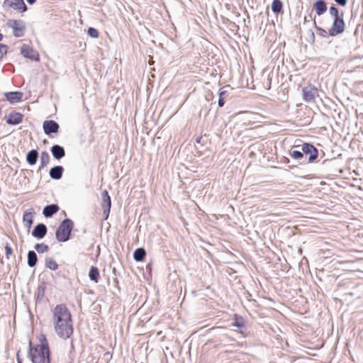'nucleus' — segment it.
Here are the masks:
<instances>
[{"label": "nucleus", "mask_w": 363, "mask_h": 363, "mask_svg": "<svg viewBox=\"0 0 363 363\" xmlns=\"http://www.w3.org/2000/svg\"><path fill=\"white\" fill-rule=\"evenodd\" d=\"M33 210L30 209L24 213L23 216V222L28 228H30L33 224Z\"/></svg>", "instance_id": "f3484780"}, {"label": "nucleus", "mask_w": 363, "mask_h": 363, "mask_svg": "<svg viewBox=\"0 0 363 363\" xmlns=\"http://www.w3.org/2000/svg\"><path fill=\"white\" fill-rule=\"evenodd\" d=\"M301 150L303 152V155H309L308 158L305 160L308 162H312L318 157V150L311 144L304 143L302 145Z\"/></svg>", "instance_id": "0eeeda50"}, {"label": "nucleus", "mask_w": 363, "mask_h": 363, "mask_svg": "<svg viewBox=\"0 0 363 363\" xmlns=\"http://www.w3.org/2000/svg\"><path fill=\"white\" fill-rule=\"evenodd\" d=\"M289 155L291 157L296 160H300L303 158V152L296 150H291L289 152Z\"/></svg>", "instance_id": "c85d7f7f"}, {"label": "nucleus", "mask_w": 363, "mask_h": 363, "mask_svg": "<svg viewBox=\"0 0 363 363\" xmlns=\"http://www.w3.org/2000/svg\"><path fill=\"white\" fill-rule=\"evenodd\" d=\"M282 3L280 0H273L272 3V11L275 13H279L282 9Z\"/></svg>", "instance_id": "bb28decb"}, {"label": "nucleus", "mask_w": 363, "mask_h": 363, "mask_svg": "<svg viewBox=\"0 0 363 363\" xmlns=\"http://www.w3.org/2000/svg\"><path fill=\"white\" fill-rule=\"evenodd\" d=\"M12 9L18 11L19 12L23 13L27 11V6L26 5L23 0H14Z\"/></svg>", "instance_id": "6ab92c4d"}, {"label": "nucleus", "mask_w": 363, "mask_h": 363, "mask_svg": "<svg viewBox=\"0 0 363 363\" xmlns=\"http://www.w3.org/2000/svg\"><path fill=\"white\" fill-rule=\"evenodd\" d=\"M73 227L74 223L71 219H65L56 230L55 235L57 241L64 242L69 240Z\"/></svg>", "instance_id": "7ed1b4c3"}, {"label": "nucleus", "mask_w": 363, "mask_h": 363, "mask_svg": "<svg viewBox=\"0 0 363 363\" xmlns=\"http://www.w3.org/2000/svg\"><path fill=\"white\" fill-rule=\"evenodd\" d=\"M47 233V227L43 223L38 224L32 232V235L38 239H41L45 237Z\"/></svg>", "instance_id": "9b49d317"}, {"label": "nucleus", "mask_w": 363, "mask_h": 363, "mask_svg": "<svg viewBox=\"0 0 363 363\" xmlns=\"http://www.w3.org/2000/svg\"><path fill=\"white\" fill-rule=\"evenodd\" d=\"M228 91L224 89V88H221L219 90L218 95H219V99H218V106L219 107H223L225 104L224 99L225 95L227 94Z\"/></svg>", "instance_id": "cd10ccee"}, {"label": "nucleus", "mask_w": 363, "mask_h": 363, "mask_svg": "<svg viewBox=\"0 0 363 363\" xmlns=\"http://www.w3.org/2000/svg\"><path fill=\"white\" fill-rule=\"evenodd\" d=\"M40 164L39 166V170L43 169L45 167H46L50 160V155L48 152L43 151L40 154Z\"/></svg>", "instance_id": "412c9836"}, {"label": "nucleus", "mask_w": 363, "mask_h": 363, "mask_svg": "<svg viewBox=\"0 0 363 363\" xmlns=\"http://www.w3.org/2000/svg\"><path fill=\"white\" fill-rule=\"evenodd\" d=\"M5 251L6 257L9 259V256L12 254V249L8 244L5 246Z\"/></svg>", "instance_id": "c9c22d12"}, {"label": "nucleus", "mask_w": 363, "mask_h": 363, "mask_svg": "<svg viewBox=\"0 0 363 363\" xmlns=\"http://www.w3.org/2000/svg\"><path fill=\"white\" fill-rule=\"evenodd\" d=\"M43 126L46 135L57 133L60 128L58 123L52 120L45 121Z\"/></svg>", "instance_id": "1a4fd4ad"}, {"label": "nucleus", "mask_w": 363, "mask_h": 363, "mask_svg": "<svg viewBox=\"0 0 363 363\" xmlns=\"http://www.w3.org/2000/svg\"><path fill=\"white\" fill-rule=\"evenodd\" d=\"M29 4H33L36 0H26Z\"/></svg>", "instance_id": "ea45409f"}, {"label": "nucleus", "mask_w": 363, "mask_h": 363, "mask_svg": "<svg viewBox=\"0 0 363 363\" xmlns=\"http://www.w3.org/2000/svg\"><path fill=\"white\" fill-rule=\"evenodd\" d=\"M303 99L306 102H315V99L318 96V90L313 86H308L302 89Z\"/></svg>", "instance_id": "423d86ee"}, {"label": "nucleus", "mask_w": 363, "mask_h": 363, "mask_svg": "<svg viewBox=\"0 0 363 363\" xmlns=\"http://www.w3.org/2000/svg\"><path fill=\"white\" fill-rule=\"evenodd\" d=\"M59 211V206L57 204H50L46 206L43 211L45 217H52L55 213Z\"/></svg>", "instance_id": "dca6fc26"}, {"label": "nucleus", "mask_w": 363, "mask_h": 363, "mask_svg": "<svg viewBox=\"0 0 363 363\" xmlns=\"http://www.w3.org/2000/svg\"><path fill=\"white\" fill-rule=\"evenodd\" d=\"M52 323L57 336L67 340L73 333L72 315L64 304L57 305L52 310Z\"/></svg>", "instance_id": "f257e3e1"}, {"label": "nucleus", "mask_w": 363, "mask_h": 363, "mask_svg": "<svg viewBox=\"0 0 363 363\" xmlns=\"http://www.w3.org/2000/svg\"><path fill=\"white\" fill-rule=\"evenodd\" d=\"M200 140H201V138H197L196 139V143H200Z\"/></svg>", "instance_id": "79ce46f5"}, {"label": "nucleus", "mask_w": 363, "mask_h": 363, "mask_svg": "<svg viewBox=\"0 0 363 363\" xmlns=\"http://www.w3.org/2000/svg\"><path fill=\"white\" fill-rule=\"evenodd\" d=\"M335 1L342 6H345L347 4V0H335Z\"/></svg>", "instance_id": "58836bf2"}, {"label": "nucleus", "mask_w": 363, "mask_h": 363, "mask_svg": "<svg viewBox=\"0 0 363 363\" xmlns=\"http://www.w3.org/2000/svg\"><path fill=\"white\" fill-rule=\"evenodd\" d=\"M146 255V252L144 248L140 247L135 250L133 253V258L136 262H141L144 259Z\"/></svg>", "instance_id": "4be33fe9"}, {"label": "nucleus", "mask_w": 363, "mask_h": 363, "mask_svg": "<svg viewBox=\"0 0 363 363\" xmlns=\"http://www.w3.org/2000/svg\"><path fill=\"white\" fill-rule=\"evenodd\" d=\"M51 153L56 160H60L65 155V149L59 145H54L51 147Z\"/></svg>", "instance_id": "4468645a"}, {"label": "nucleus", "mask_w": 363, "mask_h": 363, "mask_svg": "<svg viewBox=\"0 0 363 363\" xmlns=\"http://www.w3.org/2000/svg\"><path fill=\"white\" fill-rule=\"evenodd\" d=\"M329 13L334 18V19L341 18V16L339 15L338 9L334 6L330 7Z\"/></svg>", "instance_id": "7c9ffc66"}, {"label": "nucleus", "mask_w": 363, "mask_h": 363, "mask_svg": "<svg viewBox=\"0 0 363 363\" xmlns=\"http://www.w3.org/2000/svg\"><path fill=\"white\" fill-rule=\"evenodd\" d=\"M3 38V35L0 33V41L2 40Z\"/></svg>", "instance_id": "a19ab883"}, {"label": "nucleus", "mask_w": 363, "mask_h": 363, "mask_svg": "<svg viewBox=\"0 0 363 363\" xmlns=\"http://www.w3.org/2000/svg\"><path fill=\"white\" fill-rule=\"evenodd\" d=\"M232 325L235 326L238 328H245V321L244 318L239 315L235 314L233 318V321L232 323Z\"/></svg>", "instance_id": "aec40b11"}, {"label": "nucleus", "mask_w": 363, "mask_h": 363, "mask_svg": "<svg viewBox=\"0 0 363 363\" xmlns=\"http://www.w3.org/2000/svg\"><path fill=\"white\" fill-rule=\"evenodd\" d=\"M345 23L342 17L333 19L332 26L328 30V35L330 36H336L342 33L345 31Z\"/></svg>", "instance_id": "20e7f679"}, {"label": "nucleus", "mask_w": 363, "mask_h": 363, "mask_svg": "<svg viewBox=\"0 0 363 363\" xmlns=\"http://www.w3.org/2000/svg\"><path fill=\"white\" fill-rule=\"evenodd\" d=\"M23 114L17 112H11L6 117V121L10 125H18L23 121Z\"/></svg>", "instance_id": "9d476101"}, {"label": "nucleus", "mask_w": 363, "mask_h": 363, "mask_svg": "<svg viewBox=\"0 0 363 363\" xmlns=\"http://www.w3.org/2000/svg\"><path fill=\"white\" fill-rule=\"evenodd\" d=\"M64 168L62 166H55L50 169V177L53 179L58 180L62 178Z\"/></svg>", "instance_id": "2eb2a0df"}, {"label": "nucleus", "mask_w": 363, "mask_h": 363, "mask_svg": "<svg viewBox=\"0 0 363 363\" xmlns=\"http://www.w3.org/2000/svg\"><path fill=\"white\" fill-rule=\"evenodd\" d=\"M313 9L318 16H321L327 11V4L323 0H318L313 4Z\"/></svg>", "instance_id": "f8f14e48"}, {"label": "nucleus", "mask_w": 363, "mask_h": 363, "mask_svg": "<svg viewBox=\"0 0 363 363\" xmlns=\"http://www.w3.org/2000/svg\"><path fill=\"white\" fill-rule=\"evenodd\" d=\"M89 277L91 281H94L95 283H98L99 280V272L97 267H91L89 272Z\"/></svg>", "instance_id": "b1692460"}, {"label": "nucleus", "mask_w": 363, "mask_h": 363, "mask_svg": "<svg viewBox=\"0 0 363 363\" xmlns=\"http://www.w3.org/2000/svg\"><path fill=\"white\" fill-rule=\"evenodd\" d=\"M4 95L6 99L11 104L18 103L21 100L23 96V94L19 91L6 92Z\"/></svg>", "instance_id": "ddd939ff"}, {"label": "nucleus", "mask_w": 363, "mask_h": 363, "mask_svg": "<svg viewBox=\"0 0 363 363\" xmlns=\"http://www.w3.org/2000/svg\"><path fill=\"white\" fill-rule=\"evenodd\" d=\"M21 54L26 58L38 62L40 60L39 53L26 44H23L21 48Z\"/></svg>", "instance_id": "6e6552de"}, {"label": "nucleus", "mask_w": 363, "mask_h": 363, "mask_svg": "<svg viewBox=\"0 0 363 363\" xmlns=\"http://www.w3.org/2000/svg\"><path fill=\"white\" fill-rule=\"evenodd\" d=\"M38 257L36 253L33 250H30L28 253V265L30 267H33L36 265Z\"/></svg>", "instance_id": "5701e85b"}, {"label": "nucleus", "mask_w": 363, "mask_h": 363, "mask_svg": "<svg viewBox=\"0 0 363 363\" xmlns=\"http://www.w3.org/2000/svg\"><path fill=\"white\" fill-rule=\"evenodd\" d=\"M29 354L33 363H50L48 344L32 347L30 342Z\"/></svg>", "instance_id": "f03ea898"}, {"label": "nucleus", "mask_w": 363, "mask_h": 363, "mask_svg": "<svg viewBox=\"0 0 363 363\" xmlns=\"http://www.w3.org/2000/svg\"><path fill=\"white\" fill-rule=\"evenodd\" d=\"M315 28L316 30L318 31V34L320 35L321 36H325L326 35V30L320 28V27H317L315 26Z\"/></svg>", "instance_id": "4c0bfd02"}, {"label": "nucleus", "mask_w": 363, "mask_h": 363, "mask_svg": "<svg viewBox=\"0 0 363 363\" xmlns=\"http://www.w3.org/2000/svg\"><path fill=\"white\" fill-rule=\"evenodd\" d=\"M45 267L51 270L55 271L58 268V264L52 257H47L45 259Z\"/></svg>", "instance_id": "a878e982"}, {"label": "nucleus", "mask_w": 363, "mask_h": 363, "mask_svg": "<svg viewBox=\"0 0 363 363\" xmlns=\"http://www.w3.org/2000/svg\"><path fill=\"white\" fill-rule=\"evenodd\" d=\"M9 26L13 29V34L16 38L23 37L25 34V23L21 20H12L8 23Z\"/></svg>", "instance_id": "39448f33"}, {"label": "nucleus", "mask_w": 363, "mask_h": 363, "mask_svg": "<svg viewBox=\"0 0 363 363\" xmlns=\"http://www.w3.org/2000/svg\"><path fill=\"white\" fill-rule=\"evenodd\" d=\"M9 47L4 44H0V60L4 57L5 55H6L8 52Z\"/></svg>", "instance_id": "473e14b6"}, {"label": "nucleus", "mask_w": 363, "mask_h": 363, "mask_svg": "<svg viewBox=\"0 0 363 363\" xmlns=\"http://www.w3.org/2000/svg\"><path fill=\"white\" fill-rule=\"evenodd\" d=\"M38 157V152L36 150L29 151L26 155V161L30 165L36 164Z\"/></svg>", "instance_id": "a211bd4d"}, {"label": "nucleus", "mask_w": 363, "mask_h": 363, "mask_svg": "<svg viewBox=\"0 0 363 363\" xmlns=\"http://www.w3.org/2000/svg\"><path fill=\"white\" fill-rule=\"evenodd\" d=\"M39 341L40 342V345H44L45 344H48L46 337H45V336L44 335H41L39 337Z\"/></svg>", "instance_id": "e433bc0d"}, {"label": "nucleus", "mask_w": 363, "mask_h": 363, "mask_svg": "<svg viewBox=\"0 0 363 363\" xmlns=\"http://www.w3.org/2000/svg\"><path fill=\"white\" fill-rule=\"evenodd\" d=\"M34 247L38 253H43L49 250V247L44 243L36 244Z\"/></svg>", "instance_id": "c756f323"}, {"label": "nucleus", "mask_w": 363, "mask_h": 363, "mask_svg": "<svg viewBox=\"0 0 363 363\" xmlns=\"http://www.w3.org/2000/svg\"><path fill=\"white\" fill-rule=\"evenodd\" d=\"M14 0H4L3 2L4 7H11L12 8Z\"/></svg>", "instance_id": "f704fd0d"}, {"label": "nucleus", "mask_w": 363, "mask_h": 363, "mask_svg": "<svg viewBox=\"0 0 363 363\" xmlns=\"http://www.w3.org/2000/svg\"><path fill=\"white\" fill-rule=\"evenodd\" d=\"M101 196L104 203L102 207H108V208H111V201L108 191L106 190L103 191Z\"/></svg>", "instance_id": "393cba45"}, {"label": "nucleus", "mask_w": 363, "mask_h": 363, "mask_svg": "<svg viewBox=\"0 0 363 363\" xmlns=\"http://www.w3.org/2000/svg\"><path fill=\"white\" fill-rule=\"evenodd\" d=\"M88 34L90 37L97 38L99 35V31L94 28H89L88 29Z\"/></svg>", "instance_id": "2f4dec72"}, {"label": "nucleus", "mask_w": 363, "mask_h": 363, "mask_svg": "<svg viewBox=\"0 0 363 363\" xmlns=\"http://www.w3.org/2000/svg\"><path fill=\"white\" fill-rule=\"evenodd\" d=\"M103 208V215L104 220H107L110 213V209L108 207H102Z\"/></svg>", "instance_id": "72a5a7b5"}]
</instances>
